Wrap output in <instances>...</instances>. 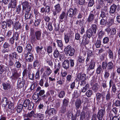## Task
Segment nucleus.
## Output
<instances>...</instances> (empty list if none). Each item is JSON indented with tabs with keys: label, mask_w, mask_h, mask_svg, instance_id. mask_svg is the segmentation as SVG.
<instances>
[{
	"label": "nucleus",
	"mask_w": 120,
	"mask_h": 120,
	"mask_svg": "<svg viewBox=\"0 0 120 120\" xmlns=\"http://www.w3.org/2000/svg\"><path fill=\"white\" fill-rule=\"evenodd\" d=\"M24 116L26 117H29L30 118L32 117L35 118L38 117L40 120H42L44 118V114L41 113H37L36 114L34 111H32L30 112H28L27 114L25 115Z\"/></svg>",
	"instance_id": "1"
},
{
	"label": "nucleus",
	"mask_w": 120,
	"mask_h": 120,
	"mask_svg": "<svg viewBox=\"0 0 120 120\" xmlns=\"http://www.w3.org/2000/svg\"><path fill=\"white\" fill-rule=\"evenodd\" d=\"M77 10L76 8H75L74 9L71 8H70L67 11V15L68 16L72 18L73 16H75L77 14Z\"/></svg>",
	"instance_id": "2"
},
{
	"label": "nucleus",
	"mask_w": 120,
	"mask_h": 120,
	"mask_svg": "<svg viewBox=\"0 0 120 120\" xmlns=\"http://www.w3.org/2000/svg\"><path fill=\"white\" fill-rule=\"evenodd\" d=\"M65 50L67 53L70 56H71L74 54L75 52V49L72 48L70 45H68L65 48Z\"/></svg>",
	"instance_id": "3"
},
{
	"label": "nucleus",
	"mask_w": 120,
	"mask_h": 120,
	"mask_svg": "<svg viewBox=\"0 0 120 120\" xmlns=\"http://www.w3.org/2000/svg\"><path fill=\"white\" fill-rule=\"evenodd\" d=\"M32 66L31 64H29L27 68V72L29 78L31 80H33L34 77V75L33 73H31V69Z\"/></svg>",
	"instance_id": "4"
},
{
	"label": "nucleus",
	"mask_w": 120,
	"mask_h": 120,
	"mask_svg": "<svg viewBox=\"0 0 120 120\" xmlns=\"http://www.w3.org/2000/svg\"><path fill=\"white\" fill-rule=\"evenodd\" d=\"M105 110L104 108L99 110L98 111L97 117L99 120H102L104 117L105 113Z\"/></svg>",
	"instance_id": "5"
},
{
	"label": "nucleus",
	"mask_w": 120,
	"mask_h": 120,
	"mask_svg": "<svg viewBox=\"0 0 120 120\" xmlns=\"http://www.w3.org/2000/svg\"><path fill=\"white\" fill-rule=\"evenodd\" d=\"M42 46H38L36 47V49L38 53H40L41 55L42 56H44L45 55V51L43 49Z\"/></svg>",
	"instance_id": "6"
},
{
	"label": "nucleus",
	"mask_w": 120,
	"mask_h": 120,
	"mask_svg": "<svg viewBox=\"0 0 120 120\" xmlns=\"http://www.w3.org/2000/svg\"><path fill=\"white\" fill-rule=\"evenodd\" d=\"M93 11H92L90 13L88 18L87 19V21L89 22L92 23L94 21L95 16V12L93 13Z\"/></svg>",
	"instance_id": "7"
},
{
	"label": "nucleus",
	"mask_w": 120,
	"mask_h": 120,
	"mask_svg": "<svg viewBox=\"0 0 120 120\" xmlns=\"http://www.w3.org/2000/svg\"><path fill=\"white\" fill-rule=\"evenodd\" d=\"M17 4L16 0H11L10 2L8 4V9L14 8H15Z\"/></svg>",
	"instance_id": "8"
},
{
	"label": "nucleus",
	"mask_w": 120,
	"mask_h": 120,
	"mask_svg": "<svg viewBox=\"0 0 120 120\" xmlns=\"http://www.w3.org/2000/svg\"><path fill=\"white\" fill-rule=\"evenodd\" d=\"M55 10L53 11L54 15H56L57 13H59L61 10V8L60 4H58L54 6Z\"/></svg>",
	"instance_id": "9"
},
{
	"label": "nucleus",
	"mask_w": 120,
	"mask_h": 120,
	"mask_svg": "<svg viewBox=\"0 0 120 120\" xmlns=\"http://www.w3.org/2000/svg\"><path fill=\"white\" fill-rule=\"evenodd\" d=\"M25 81L24 79L22 78H19L18 80L17 86V87L21 88L24 86Z\"/></svg>",
	"instance_id": "10"
},
{
	"label": "nucleus",
	"mask_w": 120,
	"mask_h": 120,
	"mask_svg": "<svg viewBox=\"0 0 120 120\" xmlns=\"http://www.w3.org/2000/svg\"><path fill=\"white\" fill-rule=\"evenodd\" d=\"M117 7V6L115 4H113L111 6L109 12L111 15H112L113 14H115Z\"/></svg>",
	"instance_id": "11"
},
{
	"label": "nucleus",
	"mask_w": 120,
	"mask_h": 120,
	"mask_svg": "<svg viewBox=\"0 0 120 120\" xmlns=\"http://www.w3.org/2000/svg\"><path fill=\"white\" fill-rule=\"evenodd\" d=\"M62 67L64 68L67 70L70 67V62L68 60H64L63 63Z\"/></svg>",
	"instance_id": "12"
},
{
	"label": "nucleus",
	"mask_w": 120,
	"mask_h": 120,
	"mask_svg": "<svg viewBox=\"0 0 120 120\" xmlns=\"http://www.w3.org/2000/svg\"><path fill=\"white\" fill-rule=\"evenodd\" d=\"M56 110L53 108H50L45 112L46 114H48L49 116L56 114Z\"/></svg>",
	"instance_id": "13"
},
{
	"label": "nucleus",
	"mask_w": 120,
	"mask_h": 120,
	"mask_svg": "<svg viewBox=\"0 0 120 120\" xmlns=\"http://www.w3.org/2000/svg\"><path fill=\"white\" fill-rule=\"evenodd\" d=\"M77 77L79 80L81 81H85L86 78V76L85 74H81L79 73L78 74Z\"/></svg>",
	"instance_id": "14"
},
{
	"label": "nucleus",
	"mask_w": 120,
	"mask_h": 120,
	"mask_svg": "<svg viewBox=\"0 0 120 120\" xmlns=\"http://www.w3.org/2000/svg\"><path fill=\"white\" fill-rule=\"evenodd\" d=\"M76 109L78 110L82 104L81 101L79 99H77L75 102Z\"/></svg>",
	"instance_id": "15"
},
{
	"label": "nucleus",
	"mask_w": 120,
	"mask_h": 120,
	"mask_svg": "<svg viewBox=\"0 0 120 120\" xmlns=\"http://www.w3.org/2000/svg\"><path fill=\"white\" fill-rule=\"evenodd\" d=\"M9 102L6 98L5 97H3L1 102L2 106L4 107H6L8 105V103Z\"/></svg>",
	"instance_id": "16"
},
{
	"label": "nucleus",
	"mask_w": 120,
	"mask_h": 120,
	"mask_svg": "<svg viewBox=\"0 0 120 120\" xmlns=\"http://www.w3.org/2000/svg\"><path fill=\"white\" fill-rule=\"evenodd\" d=\"M72 36L70 34H68L64 36V39L66 43L67 44L69 42L70 39L71 40L72 38Z\"/></svg>",
	"instance_id": "17"
},
{
	"label": "nucleus",
	"mask_w": 120,
	"mask_h": 120,
	"mask_svg": "<svg viewBox=\"0 0 120 120\" xmlns=\"http://www.w3.org/2000/svg\"><path fill=\"white\" fill-rule=\"evenodd\" d=\"M35 36L36 39L40 41L41 39V33L40 31H37L35 32Z\"/></svg>",
	"instance_id": "18"
},
{
	"label": "nucleus",
	"mask_w": 120,
	"mask_h": 120,
	"mask_svg": "<svg viewBox=\"0 0 120 120\" xmlns=\"http://www.w3.org/2000/svg\"><path fill=\"white\" fill-rule=\"evenodd\" d=\"M9 58L16 60V59H17L18 58V55L16 52H14L10 54L9 55Z\"/></svg>",
	"instance_id": "19"
},
{
	"label": "nucleus",
	"mask_w": 120,
	"mask_h": 120,
	"mask_svg": "<svg viewBox=\"0 0 120 120\" xmlns=\"http://www.w3.org/2000/svg\"><path fill=\"white\" fill-rule=\"evenodd\" d=\"M105 93V99L107 101H109L112 98L111 93L108 91Z\"/></svg>",
	"instance_id": "20"
},
{
	"label": "nucleus",
	"mask_w": 120,
	"mask_h": 120,
	"mask_svg": "<svg viewBox=\"0 0 120 120\" xmlns=\"http://www.w3.org/2000/svg\"><path fill=\"white\" fill-rule=\"evenodd\" d=\"M95 66V63L94 62L92 61L90 62L89 66L87 69L88 72H90L91 69H94V68Z\"/></svg>",
	"instance_id": "21"
},
{
	"label": "nucleus",
	"mask_w": 120,
	"mask_h": 120,
	"mask_svg": "<svg viewBox=\"0 0 120 120\" xmlns=\"http://www.w3.org/2000/svg\"><path fill=\"white\" fill-rule=\"evenodd\" d=\"M93 33L91 29H89L86 32V36L88 38H90L93 35Z\"/></svg>",
	"instance_id": "22"
},
{
	"label": "nucleus",
	"mask_w": 120,
	"mask_h": 120,
	"mask_svg": "<svg viewBox=\"0 0 120 120\" xmlns=\"http://www.w3.org/2000/svg\"><path fill=\"white\" fill-rule=\"evenodd\" d=\"M67 15L64 12H63L60 15L59 17V18L61 22L63 21V20L65 18H67Z\"/></svg>",
	"instance_id": "23"
},
{
	"label": "nucleus",
	"mask_w": 120,
	"mask_h": 120,
	"mask_svg": "<svg viewBox=\"0 0 120 120\" xmlns=\"http://www.w3.org/2000/svg\"><path fill=\"white\" fill-rule=\"evenodd\" d=\"M32 47L31 44H27L25 48V51L30 52L32 50Z\"/></svg>",
	"instance_id": "24"
},
{
	"label": "nucleus",
	"mask_w": 120,
	"mask_h": 120,
	"mask_svg": "<svg viewBox=\"0 0 120 120\" xmlns=\"http://www.w3.org/2000/svg\"><path fill=\"white\" fill-rule=\"evenodd\" d=\"M45 72V74L49 76L52 73V71L49 67L47 66L46 67Z\"/></svg>",
	"instance_id": "25"
},
{
	"label": "nucleus",
	"mask_w": 120,
	"mask_h": 120,
	"mask_svg": "<svg viewBox=\"0 0 120 120\" xmlns=\"http://www.w3.org/2000/svg\"><path fill=\"white\" fill-rule=\"evenodd\" d=\"M99 87V85L98 84V83H96L93 86L92 89L94 92H97L98 90Z\"/></svg>",
	"instance_id": "26"
},
{
	"label": "nucleus",
	"mask_w": 120,
	"mask_h": 120,
	"mask_svg": "<svg viewBox=\"0 0 120 120\" xmlns=\"http://www.w3.org/2000/svg\"><path fill=\"white\" fill-rule=\"evenodd\" d=\"M14 28L16 30H17L19 29H20L21 28V24L19 22H16L15 23Z\"/></svg>",
	"instance_id": "27"
},
{
	"label": "nucleus",
	"mask_w": 120,
	"mask_h": 120,
	"mask_svg": "<svg viewBox=\"0 0 120 120\" xmlns=\"http://www.w3.org/2000/svg\"><path fill=\"white\" fill-rule=\"evenodd\" d=\"M107 69L108 71H111L112 69L113 64L112 62H110L107 63Z\"/></svg>",
	"instance_id": "28"
},
{
	"label": "nucleus",
	"mask_w": 120,
	"mask_h": 120,
	"mask_svg": "<svg viewBox=\"0 0 120 120\" xmlns=\"http://www.w3.org/2000/svg\"><path fill=\"white\" fill-rule=\"evenodd\" d=\"M89 84L87 83L81 89V92L83 93L85 92L89 88Z\"/></svg>",
	"instance_id": "29"
},
{
	"label": "nucleus",
	"mask_w": 120,
	"mask_h": 120,
	"mask_svg": "<svg viewBox=\"0 0 120 120\" xmlns=\"http://www.w3.org/2000/svg\"><path fill=\"white\" fill-rule=\"evenodd\" d=\"M107 22L106 18H102L100 20V24L104 25H106Z\"/></svg>",
	"instance_id": "30"
},
{
	"label": "nucleus",
	"mask_w": 120,
	"mask_h": 120,
	"mask_svg": "<svg viewBox=\"0 0 120 120\" xmlns=\"http://www.w3.org/2000/svg\"><path fill=\"white\" fill-rule=\"evenodd\" d=\"M3 88L4 90H8L10 88V86L9 84L7 83H4L3 84Z\"/></svg>",
	"instance_id": "31"
},
{
	"label": "nucleus",
	"mask_w": 120,
	"mask_h": 120,
	"mask_svg": "<svg viewBox=\"0 0 120 120\" xmlns=\"http://www.w3.org/2000/svg\"><path fill=\"white\" fill-rule=\"evenodd\" d=\"M85 59V58L84 57L80 56L78 57V62L80 63H83L84 62Z\"/></svg>",
	"instance_id": "32"
},
{
	"label": "nucleus",
	"mask_w": 120,
	"mask_h": 120,
	"mask_svg": "<svg viewBox=\"0 0 120 120\" xmlns=\"http://www.w3.org/2000/svg\"><path fill=\"white\" fill-rule=\"evenodd\" d=\"M56 42L57 43L58 46V47L60 48L61 49H62L63 45L62 41L61 40L57 39Z\"/></svg>",
	"instance_id": "33"
},
{
	"label": "nucleus",
	"mask_w": 120,
	"mask_h": 120,
	"mask_svg": "<svg viewBox=\"0 0 120 120\" xmlns=\"http://www.w3.org/2000/svg\"><path fill=\"white\" fill-rule=\"evenodd\" d=\"M60 54L58 51L57 49L55 50L54 51L53 55L55 58H57L60 56Z\"/></svg>",
	"instance_id": "34"
},
{
	"label": "nucleus",
	"mask_w": 120,
	"mask_h": 120,
	"mask_svg": "<svg viewBox=\"0 0 120 120\" xmlns=\"http://www.w3.org/2000/svg\"><path fill=\"white\" fill-rule=\"evenodd\" d=\"M91 30L94 34L96 33L97 30V27L96 25L95 24H92L91 26Z\"/></svg>",
	"instance_id": "35"
},
{
	"label": "nucleus",
	"mask_w": 120,
	"mask_h": 120,
	"mask_svg": "<svg viewBox=\"0 0 120 120\" xmlns=\"http://www.w3.org/2000/svg\"><path fill=\"white\" fill-rule=\"evenodd\" d=\"M9 60L8 63L9 66H11L13 65L15 62L17 60L15 59H11L9 58Z\"/></svg>",
	"instance_id": "36"
},
{
	"label": "nucleus",
	"mask_w": 120,
	"mask_h": 120,
	"mask_svg": "<svg viewBox=\"0 0 120 120\" xmlns=\"http://www.w3.org/2000/svg\"><path fill=\"white\" fill-rule=\"evenodd\" d=\"M13 29L12 28L9 30L6 35V37L7 38H9L11 36L13 33Z\"/></svg>",
	"instance_id": "37"
},
{
	"label": "nucleus",
	"mask_w": 120,
	"mask_h": 120,
	"mask_svg": "<svg viewBox=\"0 0 120 120\" xmlns=\"http://www.w3.org/2000/svg\"><path fill=\"white\" fill-rule=\"evenodd\" d=\"M31 9V8L30 5L27 7H25L23 8V10H25L26 11V12H30Z\"/></svg>",
	"instance_id": "38"
},
{
	"label": "nucleus",
	"mask_w": 120,
	"mask_h": 120,
	"mask_svg": "<svg viewBox=\"0 0 120 120\" xmlns=\"http://www.w3.org/2000/svg\"><path fill=\"white\" fill-rule=\"evenodd\" d=\"M48 76L45 73V72H44L41 76V79L44 80L45 81L48 80Z\"/></svg>",
	"instance_id": "39"
},
{
	"label": "nucleus",
	"mask_w": 120,
	"mask_h": 120,
	"mask_svg": "<svg viewBox=\"0 0 120 120\" xmlns=\"http://www.w3.org/2000/svg\"><path fill=\"white\" fill-rule=\"evenodd\" d=\"M19 76V74L18 73H13L11 77L13 80H15Z\"/></svg>",
	"instance_id": "40"
},
{
	"label": "nucleus",
	"mask_w": 120,
	"mask_h": 120,
	"mask_svg": "<svg viewBox=\"0 0 120 120\" xmlns=\"http://www.w3.org/2000/svg\"><path fill=\"white\" fill-rule=\"evenodd\" d=\"M19 35L18 33V32H16L14 34L12 37L15 40L17 41L19 40Z\"/></svg>",
	"instance_id": "41"
},
{
	"label": "nucleus",
	"mask_w": 120,
	"mask_h": 120,
	"mask_svg": "<svg viewBox=\"0 0 120 120\" xmlns=\"http://www.w3.org/2000/svg\"><path fill=\"white\" fill-rule=\"evenodd\" d=\"M83 21V19H80L79 20H77L76 22V25H78L79 26H81L83 25L82 22Z\"/></svg>",
	"instance_id": "42"
},
{
	"label": "nucleus",
	"mask_w": 120,
	"mask_h": 120,
	"mask_svg": "<svg viewBox=\"0 0 120 120\" xmlns=\"http://www.w3.org/2000/svg\"><path fill=\"white\" fill-rule=\"evenodd\" d=\"M23 107L22 105L19 104L17 109V111L18 113H20L22 110Z\"/></svg>",
	"instance_id": "43"
},
{
	"label": "nucleus",
	"mask_w": 120,
	"mask_h": 120,
	"mask_svg": "<svg viewBox=\"0 0 120 120\" xmlns=\"http://www.w3.org/2000/svg\"><path fill=\"white\" fill-rule=\"evenodd\" d=\"M108 53L109 58L112 59H113V54L112 52L110 49H109L108 50Z\"/></svg>",
	"instance_id": "44"
},
{
	"label": "nucleus",
	"mask_w": 120,
	"mask_h": 120,
	"mask_svg": "<svg viewBox=\"0 0 120 120\" xmlns=\"http://www.w3.org/2000/svg\"><path fill=\"white\" fill-rule=\"evenodd\" d=\"M30 40L31 42L32 43L35 42L37 41V40L35 36L34 35H33L32 34L31 35Z\"/></svg>",
	"instance_id": "45"
},
{
	"label": "nucleus",
	"mask_w": 120,
	"mask_h": 120,
	"mask_svg": "<svg viewBox=\"0 0 120 120\" xmlns=\"http://www.w3.org/2000/svg\"><path fill=\"white\" fill-rule=\"evenodd\" d=\"M30 101V100L28 99H26L24 101L23 103V105H22L23 107H27L28 105V104L29 103Z\"/></svg>",
	"instance_id": "46"
},
{
	"label": "nucleus",
	"mask_w": 120,
	"mask_h": 120,
	"mask_svg": "<svg viewBox=\"0 0 120 120\" xmlns=\"http://www.w3.org/2000/svg\"><path fill=\"white\" fill-rule=\"evenodd\" d=\"M8 108L9 109L11 110L13 109L14 108L13 104L11 101H9L8 103Z\"/></svg>",
	"instance_id": "47"
},
{
	"label": "nucleus",
	"mask_w": 120,
	"mask_h": 120,
	"mask_svg": "<svg viewBox=\"0 0 120 120\" xmlns=\"http://www.w3.org/2000/svg\"><path fill=\"white\" fill-rule=\"evenodd\" d=\"M34 106V105L33 103L32 102L30 101L28 105V109L29 110H30L33 108Z\"/></svg>",
	"instance_id": "48"
},
{
	"label": "nucleus",
	"mask_w": 120,
	"mask_h": 120,
	"mask_svg": "<svg viewBox=\"0 0 120 120\" xmlns=\"http://www.w3.org/2000/svg\"><path fill=\"white\" fill-rule=\"evenodd\" d=\"M31 16V13L30 12H26L25 17L26 19H27L30 18Z\"/></svg>",
	"instance_id": "49"
},
{
	"label": "nucleus",
	"mask_w": 120,
	"mask_h": 120,
	"mask_svg": "<svg viewBox=\"0 0 120 120\" xmlns=\"http://www.w3.org/2000/svg\"><path fill=\"white\" fill-rule=\"evenodd\" d=\"M34 59V57L32 54L29 57L26 58V60L27 61L31 62L33 61Z\"/></svg>",
	"instance_id": "50"
},
{
	"label": "nucleus",
	"mask_w": 120,
	"mask_h": 120,
	"mask_svg": "<svg viewBox=\"0 0 120 120\" xmlns=\"http://www.w3.org/2000/svg\"><path fill=\"white\" fill-rule=\"evenodd\" d=\"M92 94V91L91 90H88L85 93L86 95L88 97H90Z\"/></svg>",
	"instance_id": "51"
},
{
	"label": "nucleus",
	"mask_w": 120,
	"mask_h": 120,
	"mask_svg": "<svg viewBox=\"0 0 120 120\" xmlns=\"http://www.w3.org/2000/svg\"><path fill=\"white\" fill-rule=\"evenodd\" d=\"M41 22V20L39 19H36L35 20L34 25L35 26H38L39 25Z\"/></svg>",
	"instance_id": "52"
},
{
	"label": "nucleus",
	"mask_w": 120,
	"mask_h": 120,
	"mask_svg": "<svg viewBox=\"0 0 120 120\" xmlns=\"http://www.w3.org/2000/svg\"><path fill=\"white\" fill-rule=\"evenodd\" d=\"M32 54L30 52L25 51L24 52V56L26 58L27 57H29Z\"/></svg>",
	"instance_id": "53"
},
{
	"label": "nucleus",
	"mask_w": 120,
	"mask_h": 120,
	"mask_svg": "<svg viewBox=\"0 0 120 120\" xmlns=\"http://www.w3.org/2000/svg\"><path fill=\"white\" fill-rule=\"evenodd\" d=\"M22 5L23 6V8L30 6L28 2L26 1L23 2L22 3Z\"/></svg>",
	"instance_id": "54"
},
{
	"label": "nucleus",
	"mask_w": 120,
	"mask_h": 120,
	"mask_svg": "<svg viewBox=\"0 0 120 120\" xmlns=\"http://www.w3.org/2000/svg\"><path fill=\"white\" fill-rule=\"evenodd\" d=\"M47 52L48 53H50L52 52V49L51 46L49 45L47 47Z\"/></svg>",
	"instance_id": "55"
},
{
	"label": "nucleus",
	"mask_w": 120,
	"mask_h": 120,
	"mask_svg": "<svg viewBox=\"0 0 120 120\" xmlns=\"http://www.w3.org/2000/svg\"><path fill=\"white\" fill-rule=\"evenodd\" d=\"M4 66L2 64L0 65V74H2L4 72Z\"/></svg>",
	"instance_id": "56"
},
{
	"label": "nucleus",
	"mask_w": 120,
	"mask_h": 120,
	"mask_svg": "<svg viewBox=\"0 0 120 120\" xmlns=\"http://www.w3.org/2000/svg\"><path fill=\"white\" fill-rule=\"evenodd\" d=\"M65 94V92L64 91H61L59 94L58 96L60 98H62L64 96Z\"/></svg>",
	"instance_id": "57"
},
{
	"label": "nucleus",
	"mask_w": 120,
	"mask_h": 120,
	"mask_svg": "<svg viewBox=\"0 0 120 120\" xmlns=\"http://www.w3.org/2000/svg\"><path fill=\"white\" fill-rule=\"evenodd\" d=\"M102 94V93L101 94L99 93H97L96 94V99L98 101H99V100H100Z\"/></svg>",
	"instance_id": "58"
},
{
	"label": "nucleus",
	"mask_w": 120,
	"mask_h": 120,
	"mask_svg": "<svg viewBox=\"0 0 120 120\" xmlns=\"http://www.w3.org/2000/svg\"><path fill=\"white\" fill-rule=\"evenodd\" d=\"M101 17L102 18H106V15L105 13L103 11H101L100 19V17Z\"/></svg>",
	"instance_id": "59"
},
{
	"label": "nucleus",
	"mask_w": 120,
	"mask_h": 120,
	"mask_svg": "<svg viewBox=\"0 0 120 120\" xmlns=\"http://www.w3.org/2000/svg\"><path fill=\"white\" fill-rule=\"evenodd\" d=\"M15 66L17 68H19L21 67V64L18 61H16L15 64Z\"/></svg>",
	"instance_id": "60"
},
{
	"label": "nucleus",
	"mask_w": 120,
	"mask_h": 120,
	"mask_svg": "<svg viewBox=\"0 0 120 120\" xmlns=\"http://www.w3.org/2000/svg\"><path fill=\"white\" fill-rule=\"evenodd\" d=\"M85 113L84 111H82L81 113V114L80 117V120H83L84 119L85 117Z\"/></svg>",
	"instance_id": "61"
},
{
	"label": "nucleus",
	"mask_w": 120,
	"mask_h": 120,
	"mask_svg": "<svg viewBox=\"0 0 120 120\" xmlns=\"http://www.w3.org/2000/svg\"><path fill=\"white\" fill-rule=\"evenodd\" d=\"M101 45V41L100 40H98L95 44V45L97 48L99 47Z\"/></svg>",
	"instance_id": "62"
},
{
	"label": "nucleus",
	"mask_w": 120,
	"mask_h": 120,
	"mask_svg": "<svg viewBox=\"0 0 120 120\" xmlns=\"http://www.w3.org/2000/svg\"><path fill=\"white\" fill-rule=\"evenodd\" d=\"M110 75V74L106 70L104 75V77L106 79H107L108 78Z\"/></svg>",
	"instance_id": "63"
},
{
	"label": "nucleus",
	"mask_w": 120,
	"mask_h": 120,
	"mask_svg": "<svg viewBox=\"0 0 120 120\" xmlns=\"http://www.w3.org/2000/svg\"><path fill=\"white\" fill-rule=\"evenodd\" d=\"M10 45L7 42H5L3 45V47L4 49L8 48Z\"/></svg>",
	"instance_id": "64"
}]
</instances>
